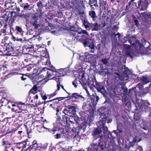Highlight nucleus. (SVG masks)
I'll list each match as a JSON object with an SVG mask.
<instances>
[{
	"mask_svg": "<svg viewBox=\"0 0 151 151\" xmlns=\"http://www.w3.org/2000/svg\"><path fill=\"white\" fill-rule=\"evenodd\" d=\"M106 117L105 118H101L98 124V127H99L101 129H102L104 131V133L107 132L108 131L107 127L105 126V124L106 122Z\"/></svg>",
	"mask_w": 151,
	"mask_h": 151,
	"instance_id": "0eeeda50",
	"label": "nucleus"
},
{
	"mask_svg": "<svg viewBox=\"0 0 151 151\" xmlns=\"http://www.w3.org/2000/svg\"><path fill=\"white\" fill-rule=\"evenodd\" d=\"M50 4L46 3L45 4V5L44 6L45 7L46 9H49L50 8Z\"/></svg>",
	"mask_w": 151,
	"mask_h": 151,
	"instance_id": "052dcab7",
	"label": "nucleus"
},
{
	"mask_svg": "<svg viewBox=\"0 0 151 151\" xmlns=\"http://www.w3.org/2000/svg\"><path fill=\"white\" fill-rule=\"evenodd\" d=\"M100 25L98 24L97 22H96L93 24V28L92 29V31H98L99 29Z\"/></svg>",
	"mask_w": 151,
	"mask_h": 151,
	"instance_id": "bb28decb",
	"label": "nucleus"
},
{
	"mask_svg": "<svg viewBox=\"0 0 151 151\" xmlns=\"http://www.w3.org/2000/svg\"><path fill=\"white\" fill-rule=\"evenodd\" d=\"M122 89L123 90V92L124 94H127L128 92V89L126 87H122Z\"/></svg>",
	"mask_w": 151,
	"mask_h": 151,
	"instance_id": "de8ad7c7",
	"label": "nucleus"
},
{
	"mask_svg": "<svg viewBox=\"0 0 151 151\" xmlns=\"http://www.w3.org/2000/svg\"><path fill=\"white\" fill-rule=\"evenodd\" d=\"M22 106L20 107L17 106H16V109L15 111V112L16 113H19L22 112V111H24V110Z\"/></svg>",
	"mask_w": 151,
	"mask_h": 151,
	"instance_id": "a878e982",
	"label": "nucleus"
},
{
	"mask_svg": "<svg viewBox=\"0 0 151 151\" xmlns=\"http://www.w3.org/2000/svg\"><path fill=\"white\" fill-rule=\"evenodd\" d=\"M87 151H98V147H97L95 148H92L90 151V150H88Z\"/></svg>",
	"mask_w": 151,
	"mask_h": 151,
	"instance_id": "13d9d810",
	"label": "nucleus"
},
{
	"mask_svg": "<svg viewBox=\"0 0 151 151\" xmlns=\"http://www.w3.org/2000/svg\"><path fill=\"white\" fill-rule=\"evenodd\" d=\"M32 4L28 3H23L20 4V7L23 9L22 11L25 12H28L32 10L33 8Z\"/></svg>",
	"mask_w": 151,
	"mask_h": 151,
	"instance_id": "9d476101",
	"label": "nucleus"
},
{
	"mask_svg": "<svg viewBox=\"0 0 151 151\" xmlns=\"http://www.w3.org/2000/svg\"><path fill=\"white\" fill-rule=\"evenodd\" d=\"M106 2V0H99L100 6L101 7Z\"/></svg>",
	"mask_w": 151,
	"mask_h": 151,
	"instance_id": "a19ab883",
	"label": "nucleus"
},
{
	"mask_svg": "<svg viewBox=\"0 0 151 151\" xmlns=\"http://www.w3.org/2000/svg\"><path fill=\"white\" fill-rule=\"evenodd\" d=\"M52 70H49L47 72V78H50L51 77V74L52 73Z\"/></svg>",
	"mask_w": 151,
	"mask_h": 151,
	"instance_id": "c03bdc74",
	"label": "nucleus"
},
{
	"mask_svg": "<svg viewBox=\"0 0 151 151\" xmlns=\"http://www.w3.org/2000/svg\"><path fill=\"white\" fill-rule=\"evenodd\" d=\"M70 29V40L82 42L85 47V30H82L76 24L71 27Z\"/></svg>",
	"mask_w": 151,
	"mask_h": 151,
	"instance_id": "7ed1b4c3",
	"label": "nucleus"
},
{
	"mask_svg": "<svg viewBox=\"0 0 151 151\" xmlns=\"http://www.w3.org/2000/svg\"><path fill=\"white\" fill-rule=\"evenodd\" d=\"M22 113H23L25 115H27V114L28 112L27 111H26L24 110V111H22Z\"/></svg>",
	"mask_w": 151,
	"mask_h": 151,
	"instance_id": "774afa93",
	"label": "nucleus"
},
{
	"mask_svg": "<svg viewBox=\"0 0 151 151\" xmlns=\"http://www.w3.org/2000/svg\"><path fill=\"white\" fill-rule=\"evenodd\" d=\"M136 142V139H133L132 142H130L129 144V148L131 147H133V146L134 145V143Z\"/></svg>",
	"mask_w": 151,
	"mask_h": 151,
	"instance_id": "37998d69",
	"label": "nucleus"
},
{
	"mask_svg": "<svg viewBox=\"0 0 151 151\" xmlns=\"http://www.w3.org/2000/svg\"><path fill=\"white\" fill-rule=\"evenodd\" d=\"M4 46L6 47V50L9 52H13L14 49L13 45L11 43H5Z\"/></svg>",
	"mask_w": 151,
	"mask_h": 151,
	"instance_id": "ddd939ff",
	"label": "nucleus"
},
{
	"mask_svg": "<svg viewBox=\"0 0 151 151\" xmlns=\"http://www.w3.org/2000/svg\"><path fill=\"white\" fill-rule=\"evenodd\" d=\"M86 24H86V29L89 27H90L92 29H93L94 24L89 23L86 20Z\"/></svg>",
	"mask_w": 151,
	"mask_h": 151,
	"instance_id": "5701e85b",
	"label": "nucleus"
},
{
	"mask_svg": "<svg viewBox=\"0 0 151 151\" xmlns=\"http://www.w3.org/2000/svg\"><path fill=\"white\" fill-rule=\"evenodd\" d=\"M72 132L74 134H75V136H76V134H78V131H77V129L75 128H73L72 129Z\"/></svg>",
	"mask_w": 151,
	"mask_h": 151,
	"instance_id": "ea45409f",
	"label": "nucleus"
},
{
	"mask_svg": "<svg viewBox=\"0 0 151 151\" xmlns=\"http://www.w3.org/2000/svg\"><path fill=\"white\" fill-rule=\"evenodd\" d=\"M50 132L52 133V134H53L55 133V132L56 131V130L55 129H49V131Z\"/></svg>",
	"mask_w": 151,
	"mask_h": 151,
	"instance_id": "bf43d9fd",
	"label": "nucleus"
},
{
	"mask_svg": "<svg viewBox=\"0 0 151 151\" xmlns=\"http://www.w3.org/2000/svg\"><path fill=\"white\" fill-rule=\"evenodd\" d=\"M15 30L17 31V32H18V33H20V34H21L23 31H22V29L19 26H17L15 27Z\"/></svg>",
	"mask_w": 151,
	"mask_h": 151,
	"instance_id": "c756f323",
	"label": "nucleus"
},
{
	"mask_svg": "<svg viewBox=\"0 0 151 151\" xmlns=\"http://www.w3.org/2000/svg\"><path fill=\"white\" fill-rule=\"evenodd\" d=\"M85 53H82L81 54L79 55V59L83 62L85 61Z\"/></svg>",
	"mask_w": 151,
	"mask_h": 151,
	"instance_id": "2f4dec72",
	"label": "nucleus"
},
{
	"mask_svg": "<svg viewBox=\"0 0 151 151\" xmlns=\"http://www.w3.org/2000/svg\"><path fill=\"white\" fill-rule=\"evenodd\" d=\"M87 83L90 86L91 85L94 86L96 88L98 92L102 94L104 93L106 91L104 87L102 85L101 83L98 82L96 81L95 82L96 84L94 85L92 79L91 80L89 83H88V82Z\"/></svg>",
	"mask_w": 151,
	"mask_h": 151,
	"instance_id": "20e7f679",
	"label": "nucleus"
},
{
	"mask_svg": "<svg viewBox=\"0 0 151 151\" xmlns=\"http://www.w3.org/2000/svg\"><path fill=\"white\" fill-rule=\"evenodd\" d=\"M73 85L74 86L75 88H76L77 86V83L75 81H74L72 82Z\"/></svg>",
	"mask_w": 151,
	"mask_h": 151,
	"instance_id": "e2e57ef3",
	"label": "nucleus"
},
{
	"mask_svg": "<svg viewBox=\"0 0 151 151\" xmlns=\"http://www.w3.org/2000/svg\"><path fill=\"white\" fill-rule=\"evenodd\" d=\"M85 73L83 71L81 75V78L79 82L84 89H85V77L84 76Z\"/></svg>",
	"mask_w": 151,
	"mask_h": 151,
	"instance_id": "f3484780",
	"label": "nucleus"
},
{
	"mask_svg": "<svg viewBox=\"0 0 151 151\" xmlns=\"http://www.w3.org/2000/svg\"><path fill=\"white\" fill-rule=\"evenodd\" d=\"M95 3H94L93 2H91V3H89V4L90 5H92L93 6H96V7H98V5L97 4V2H95Z\"/></svg>",
	"mask_w": 151,
	"mask_h": 151,
	"instance_id": "603ef678",
	"label": "nucleus"
},
{
	"mask_svg": "<svg viewBox=\"0 0 151 151\" xmlns=\"http://www.w3.org/2000/svg\"><path fill=\"white\" fill-rule=\"evenodd\" d=\"M76 112V110L75 108L70 106H66V108H65L63 111V112L65 114L70 116H71L75 114Z\"/></svg>",
	"mask_w": 151,
	"mask_h": 151,
	"instance_id": "39448f33",
	"label": "nucleus"
},
{
	"mask_svg": "<svg viewBox=\"0 0 151 151\" xmlns=\"http://www.w3.org/2000/svg\"><path fill=\"white\" fill-rule=\"evenodd\" d=\"M12 40L14 41H15L16 40L17 41H20L22 43H24L26 42V40H23L21 38H19L18 37H15L14 36H13V38Z\"/></svg>",
	"mask_w": 151,
	"mask_h": 151,
	"instance_id": "393cba45",
	"label": "nucleus"
},
{
	"mask_svg": "<svg viewBox=\"0 0 151 151\" xmlns=\"http://www.w3.org/2000/svg\"><path fill=\"white\" fill-rule=\"evenodd\" d=\"M105 117H106V122H107V123H111L112 120L111 119H109V117L107 116H106L105 115H104V116L103 117H102L101 118H105Z\"/></svg>",
	"mask_w": 151,
	"mask_h": 151,
	"instance_id": "e433bc0d",
	"label": "nucleus"
},
{
	"mask_svg": "<svg viewBox=\"0 0 151 151\" xmlns=\"http://www.w3.org/2000/svg\"><path fill=\"white\" fill-rule=\"evenodd\" d=\"M110 102V101L109 100V98H106V99L105 101H104V104H109Z\"/></svg>",
	"mask_w": 151,
	"mask_h": 151,
	"instance_id": "6e6d98bb",
	"label": "nucleus"
},
{
	"mask_svg": "<svg viewBox=\"0 0 151 151\" xmlns=\"http://www.w3.org/2000/svg\"><path fill=\"white\" fill-rule=\"evenodd\" d=\"M20 144H22V143H21V142H20V143H18L17 145H16V147L17 148L19 149H20L21 148H22V146H19V145Z\"/></svg>",
	"mask_w": 151,
	"mask_h": 151,
	"instance_id": "680f3d73",
	"label": "nucleus"
},
{
	"mask_svg": "<svg viewBox=\"0 0 151 151\" xmlns=\"http://www.w3.org/2000/svg\"><path fill=\"white\" fill-rule=\"evenodd\" d=\"M50 27L49 26H46L45 27H43V28L42 29V31L44 32H48L50 31Z\"/></svg>",
	"mask_w": 151,
	"mask_h": 151,
	"instance_id": "473e14b6",
	"label": "nucleus"
},
{
	"mask_svg": "<svg viewBox=\"0 0 151 151\" xmlns=\"http://www.w3.org/2000/svg\"><path fill=\"white\" fill-rule=\"evenodd\" d=\"M137 105L140 109H142L143 108L146 109L149 107L150 103L147 101L142 100L140 103L137 104Z\"/></svg>",
	"mask_w": 151,
	"mask_h": 151,
	"instance_id": "9b49d317",
	"label": "nucleus"
},
{
	"mask_svg": "<svg viewBox=\"0 0 151 151\" xmlns=\"http://www.w3.org/2000/svg\"><path fill=\"white\" fill-rule=\"evenodd\" d=\"M56 138L57 139H58L60 138H61L62 137H63L64 136V134H60V133H58L56 134Z\"/></svg>",
	"mask_w": 151,
	"mask_h": 151,
	"instance_id": "79ce46f5",
	"label": "nucleus"
},
{
	"mask_svg": "<svg viewBox=\"0 0 151 151\" xmlns=\"http://www.w3.org/2000/svg\"><path fill=\"white\" fill-rule=\"evenodd\" d=\"M33 66L32 64L29 65L27 67V70L28 71H29L31 69L33 68Z\"/></svg>",
	"mask_w": 151,
	"mask_h": 151,
	"instance_id": "49530a36",
	"label": "nucleus"
},
{
	"mask_svg": "<svg viewBox=\"0 0 151 151\" xmlns=\"http://www.w3.org/2000/svg\"><path fill=\"white\" fill-rule=\"evenodd\" d=\"M37 88L36 86H34L32 89L29 92L32 93H35L37 90Z\"/></svg>",
	"mask_w": 151,
	"mask_h": 151,
	"instance_id": "f704fd0d",
	"label": "nucleus"
},
{
	"mask_svg": "<svg viewBox=\"0 0 151 151\" xmlns=\"http://www.w3.org/2000/svg\"><path fill=\"white\" fill-rule=\"evenodd\" d=\"M70 98H74L76 99H79L81 100L82 101H84V98L82 96L78 95L77 93H73L71 96H70Z\"/></svg>",
	"mask_w": 151,
	"mask_h": 151,
	"instance_id": "4468645a",
	"label": "nucleus"
},
{
	"mask_svg": "<svg viewBox=\"0 0 151 151\" xmlns=\"http://www.w3.org/2000/svg\"><path fill=\"white\" fill-rule=\"evenodd\" d=\"M101 61L104 65H106L108 62V60L106 58L102 59Z\"/></svg>",
	"mask_w": 151,
	"mask_h": 151,
	"instance_id": "8fccbe9b",
	"label": "nucleus"
},
{
	"mask_svg": "<svg viewBox=\"0 0 151 151\" xmlns=\"http://www.w3.org/2000/svg\"><path fill=\"white\" fill-rule=\"evenodd\" d=\"M41 96V97H42V99L43 100H45L47 98V96L45 95H42Z\"/></svg>",
	"mask_w": 151,
	"mask_h": 151,
	"instance_id": "0e129e2a",
	"label": "nucleus"
},
{
	"mask_svg": "<svg viewBox=\"0 0 151 151\" xmlns=\"http://www.w3.org/2000/svg\"><path fill=\"white\" fill-rule=\"evenodd\" d=\"M139 79L141 83H139L137 85L138 86L141 85V84L142 85H145L149 82V79L145 76H141L139 77Z\"/></svg>",
	"mask_w": 151,
	"mask_h": 151,
	"instance_id": "f8f14e48",
	"label": "nucleus"
},
{
	"mask_svg": "<svg viewBox=\"0 0 151 151\" xmlns=\"http://www.w3.org/2000/svg\"><path fill=\"white\" fill-rule=\"evenodd\" d=\"M35 146H34V149L35 150H39L41 149L42 148V147L40 145L38 144H37Z\"/></svg>",
	"mask_w": 151,
	"mask_h": 151,
	"instance_id": "a18cd8bd",
	"label": "nucleus"
},
{
	"mask_svg": "<svg viewBox=\"0 0 151 151\" xmlns=\"http://www.w3.org/2000/svg\"><path fill=\"white\" fill-rule=\"evenodd\" d=\"M36 47H37V49L38 50V51L42 52L45 51L46 50L45 46L44 45H37L36 44Z\"/></svg>",
	"mask_w": 151,
	"mask_h": 151,
	"instance_id": "a211bd4d",
	"label": "nucleus"
},
{
	"mask_svg": "<svg viewBox=\"0 0 151 151\" xmlns=\"http://www.w3.org/2000/svg\"><path fill=\"white\" fill-rule=\"evenodd\" d=\"M53 75L56 76L53 77L51 78L55 80L57 82H59V78L60 76V74L57 71L53 70Z\"/></svg>",
	"mask_w": 151,
	"mask_h": 151,
	"instance_id": "2eb2a0df",
	"label": "nucleus"
},
{
	"mask_svg": "<svg viewBox=\"0 0 151 151\" xmlns=\"http://www.w3.org/2000/svg\"><path fill=\"white\" fill-rule=\"evenodd\" d=\"M150 45L151 44L148 42H145L144 44L142 45L139 41H137L133 44L136 51L128 50L127 51L126 55L132 58L134 56H138L139 52L143 53L145 52L148 53V51L150 50Z\"/></svg>",
	"mask_w": 151,
	"mask_h": 151,
	"instance_id": "f03ea898",
	"label": "nucleus"
},
{
	"mask_svg": "<svg viewBox=\"0 0 151 151\" xmlns=\"http://www.w3.org/2000/svg\"><path fill=\"white\" fill-rule=\"evenodd\" d=\"M122 101L124 102V103L126 104H128L129 105L131 104L130 101H129V100L127 99V97H125L124 99H123Z\"/></svg>",
	"mask_w": 151,
	"mask_h": 151,
	"instance_id": "72a5a7b5",
	"label": "nucleus"
},
{
	"mask_svg": "<svg viewBox=\"0 0 151 151\" xmlns=\"http://www.w3.org/2000/svg\"><path fill=\"white\" fill-rule=\"evenodd\" d=\"M51 33L54 35H57L59 34V32L58 30L52 31H51Z\"/></svg>",
	"mask_w": 151,
	"mask_h": 151,
	"instance_id": "3c124183",
	"label": "nucleus"
},
{
	"mask_svg": "<svg viewBox=\"0 0 151 151\" xmlns=\"http://www.w3.org/2000/svg\"><path fill=\"white\" fill-rule=\"evenodd\" d=\"M124 70L123 71V73L124 74H125L126 75L127 78H128V75L127 74V73L129 70V69L127 67H125L124 68Z\"/></svg>",
	"mask_w": 151,
	"mask_h": 151,
	"instance_id": "4c0bfd02",
	"label": "nucleus"
},
{
	"mask_svg": "<svg viewBox=\"0 0 151 151\" xmlns=\"http://www.w3.org/2000/svg\"><path fill=\"white\" fill-rule=\"evenodd\" d=\"M86 47H88L91 50L89 52L93 53L95 50L93 41L91 39H86Z\"/></svg>",
	"mask_w": 151,
	"mask_h": 151,
	"instance_id": "6e6552de",
	"label": "nucleus"
},
{
	"mask_svg": "<svg viewBox=\"0 0 151 151\" xmlns=\"http://www.w3.org/2000/svg\"><path fill=\"white\" fill-rule=\"evenodd\" d=\"M102 132L101 129H99L98 128H96L93 131L94 135H99Z\"/></svg>",
	"mask_w": 151,
	"mask_h": 151,
	"instance_id": "b1692460",
	"label": "nucleus"
},
{
	"mask_svg": "<svg viewBox=\"0 0 151 151\" xmlns=\"http://www.w3.org/2000/svg\"><path fill=\"white\" fill-rule=\"evenodd\" d=\"M133 21L135 25L137 27H138L139 25V24L138 22V19L134 16H133Z\"/></svg>",
	"mask_w": 151,
	"mask_h": 151,
	"instance_id": "412c9836",
	"label": "nucleus"
},
{
	"mask_svg": "<svg viewBox=\"0 0 151 151\" xmlns=\"http://www.w3.org/2000/svg\"><path fill=\"white\" fill-rule=\"evenodd\" d=\"M65 98L63 97H58L49 101V102L53 101L52 104H50V106L53 108L54 109H55V108L58 107V106L59 105V101L64 99Z\"/></svg>",
	"mask_w": 151,
	"mask_h": 151,
	"instance_id": "1a4fd4ad",
	"label": "nucleus"
},
{
	"mask_svg": "<svg viewBox=\"0 0 151 151\" xmlns=\"http://www.w3.org/2000/svg\"><path fill=\"white\" fill-rule=\"evenodd\" d=\"M91 10H94V11L96 9H97L98 8V7H95L96 6H93L92 5H91Z\"/></svg>",
	"mask_w": 151,
	"mask_h": 151,
	"instance_id": "4d7b16f0",
	"label": "nucleus"
},
{
	"mask_svg": "<svg viewBox=\"0 0 151 151\" xmlns=\"http://www.w3.org/2000/svg\"><path fill=\"white\" fill-rule=\"evenodd\" d=\"M56 111V115L57 116H59L60 115L61 113L60 112V110L58 107V108H55V109Z\"/></svg>",
	"mask_w": 151,
	"mask_h": 151,
	"instance_id": "c9c22d12",
	"label": "nucleus"
},
{
	"mask_svg": "<svg viewBox=\"0 0 151 151\" xmlns=\"http://www.w3.org/2000/svg\"><path fill=\"white\" fill-rule=\"evenodd\" d=\"M35 20H36V21L38 20V17H37L35 15H34L32 17V21H35Z\"/></svg>",
	"mask_w": 151,
	"mask_h": 151,
	"instance_id": "864d4df0",
	"label": "nucleus"
},
{
	"mask_svg": "<svg viewBox=\"0 0 151 151\" xmlns=\"http://www.w3.org/2000/svg\"><path fill=\"white\" fill-rule=\"evenodd\" d=\"M41 104V103H40V102H39L38 103H37V101H36V102L35 103V105H32L34 107H37L39 105H40V104Z\"/></svg>",
	"mask_w": 151,
	"mask_h": 151,
	"instance_id": "5fc2aeb1",
	"label": "nucleus"
},
{
	"mask_svg": "<svg viewBox=\"0 0 151 151\" xmlns=\"http://www.w3.org/2000/svg\"><path fill=\"white\" fill-rule=\"evenodd\" d=\"M102 6H103V9L105 11L108 10V5L107 4V2L105 3L104 4L102 5Z\"/></svg>",
	"mask_w": 151,
	"mask_h": 151,
	"instance_id": "58836bf2",
	"label": "nucleus"
},
{
	"mask_svg": "<svg viewBox=\"0 0 151 151\" xmlns=\"http://www.w3.org/2000/svg\"><path fill=\"white\" fill-rule=\"evenodd\" d=\"M89 15L92 18L93 20H95V19L97 17L96 13L94 10H91L89 11Z\"/></svg>",
	"mask_w": 151,
	"mask_h": 151,
	"instance_id": "aec40b11",
	"label": "nucleus"
},
{
	"mask_svg": "<svg viewBox=\"0 0 151 151\" xmlns=\"http://www.w3.org/2000/svg\"><path fill=\"white\" fill-rule=\"evenodd\" d=\"M17 2L19 4L20 6V4H23V3H22V0H18Z\"/></svg>",
	"mask_w": 151,
	"mask_h": 151,
	"instance_id": "338daca9",
	"label": "nucleus"
},
{
	"mask_svg": "<svg viewBox=\"0 0 151 151\" xmlns=\"http://www.w3.org/2000/svg\"><path fill=\"white\" fill-rule=\"evenodd\" d=\"M86 93L87 94V96H88V98H89L92 94L93 91L91 89H90V90H88L86 88Z\"/></svg>",
	"mask_w": 151,
	"mask_h": 151,
	"instance_id": "c85d7f7f",
	"label": "nucleus"
},
{
	"mask_svg": "<svg viewBox=\"0 0 151 151\" xmlns=\"http://www.w3.org/2000/svg\"><path fill=\"white\" fill-rule=\"evenodd\" d=\"M99 99L98 96L95 95L93 93H92V95L89 98H87L86 104L87 109L86 110V114L88 115V117L87 120L86 121V125L87 124L90 125V124L94 120V111L95 110V106Z\"/></svg>",
	"mask_w": 151,
	"mask_h": 151,
	"instance_id": "f257e3e1",
	"label": "nucleus"
},
{
	"mask_svg": "<svg viewBox=\"0 0 151 151\" xmlns=\"http://www.w3.org/2000/svg\"><path fill=\"white\" fill-rule=\"evenodd\" d=\"M37 142L35 141H34L32 142V145L30 146V147L31 149L33 148L34 147V146H36L35 145H37Z\"/></svg>",
	"mask_w": 151,
	"mask_h": 151,
	"instance_id": "09e8293b",
	"label": "nucleus"
},
{
	"mask_svg": "<svg viewBox=\"0 0 151 151\" xmlns=\"http://www.w3.org/2000/svg\"><path fill=\"white\" fill-rule=\"evenodd\" d=\"M58 133H60V134H64V136L65 137L66 135V130H64L63 128H61L58 129Z\"/></svg>",
	"mask_w": 151,
	"mask_h": 151,
	"instance_id": "cd10ccee",
	"label": "nucleus"
},
{
	"mask_svg": "<svg viewBox=\"0 0 151 151\" xmlns=\"http://www.w3.org/2000/svg\"><path fill=\"white\" fill-rule=\"evenodd\" d=\"M58 82V83L57 84V90H59L60 89V82L59 81Z\"/></svg>",
	"mask_w": 151,
	"mask_h": 151,
	"instance_id": "69168bd1",
	"label": "nucleus"
},
{
	"mask_svg": "<svg viewBox=\"0 0 151 151\" xmlns=\"http://www.w3.org/2000/svg\"><path fill=\"white\" fill-rule=\"evenodd\" d=\"M148 4L147 0H139L138 1V7H140V11L146 10L148 7Z\"/></svg>",
	"mask_w": 151,
	"mask_h": 151,
	"instance_id": "423d86ee",
	"label": "nucleus"
},
{
	"mask_svg": "<svg viewBox=\"0 0 151 151\" xmlns=\"http://www.w3.org/2000/svg\"><path fill=\"white\" fill-rule=\"evenodd\" d=\"M31 24L32 25L33 27H34V28L35 29H38L39 27H40L41 24L40 22H38L37 20L36 21H31Z\"/></svg>",
	"mask_w": 151,
	"mask_h": 151,
	"instance_id": "dca6fc26",
	"label": "nucleus"
},
{
	"mask_svg": "<svg viewBox=\"0 0 151 151\" xmlns=\"http://www.w3.org/2000/svg\"><path fill=\"white\" fill-rule=\"evenodd\" d=\"M44 1L43 0H40L37 3V5L38 7V9L40 11H42V9L44 6V4L43 3Z\"/></svg>",
	"mask_w": 151,
	"mask_h": 151,
	"instance_id": "6ab92c4d",
	"label": "nucleus"
},
{
	"mask_svg": "<svg viewBox=\"0 0 151 151\" xmlns=\"http://www.w3.org/2000/svg\"><path fill=\"white\" fill-rule=\"evenodd\" d=\"M56 122L57 124H58V125L61 126L63 125V124L64 123V122L61 120L60 116H57Z\"/></svg>",
	"mask_w": 151,
	"mask_h": 151,
	"instance_id": "4be33fe9",
	"label": "nucleus"
},
{
	"mask_svg": "<svg viewBox=\"0 0 151 151\" xmlns=\"http://www.w3.org/2000/svg\"><path fill=\"white\" fill-rule=\"evenodd\" d=\"M99 147H100L102 150H104L105 147V145L103 144V142H101L99 143Z\"/></svg>",
	"mask_w": 151,
	"mask_h": 151,
	"instance_id": "7c9ffc66",
	"label": "nucleus"
}]
</instances>
